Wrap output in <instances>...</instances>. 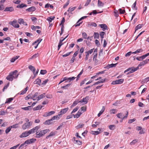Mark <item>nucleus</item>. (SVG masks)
<instances>
[{
  "label": "nucleus",
  "mask_w": 149,
  "mask_h": 149,
  "mask_svg": "<svg viewBox=\"0 0 149 149\" xmlns=\"http://www.w3.org/2000/svg\"><path fill=\"white\" fill-rule=\"evenodd\" d=\"M40 127V126H37L29 131L24 132L20 135L19 137L21 138L26 137L29 135L36 132L38 130Z\"/></svg>",
  "instance_id": "f257e3e1"
},
{
  "label": "nucleus",
  "mask_w": 149,
  "mask_h": 149,
  "mask_svg": "<svg viewBox=\"0 0 149 149\" xmlns=\"http://www.w3.org/2000/svg\"><path fill=\"white\" fill-rule=\"evenodd\" d=\"M36 139L32 138L30 139H28L26 140L24 143L22 144L19 147V149H22L24 146H26L27 145L34 143Z\"/></svg>",
  "instance_id": "f03ea898"
},
{
  "label": "nucleus",
  "mask_w": 149,
  "mask_h": 149,
  "mask_svg": "<svg viewBox=\"0 0 149 149\" xmlns=\"http://www.w3.org/2000/svg\"><path fill=\"white\" fill-rule=\"evenodd\" d=\"M49 132V129H45L43 130H40L36 132V138H40L44 136L46 134Z\"/></svg>",
  "instance_id": "7ed1b4c3"
},
{
  "label": "nucleus",
  "mask_w": 149,
  "mask_h": 149,
  "mask_svg": "<svg viewBox=\"0 0 149 149\" xmlns=\"http://www.w3.org/2000/svg\"><path fill=\"white\" fill-rule=\"evenodd\" d=\"M124 81V79H120L116 81H113L112 82L111 84L113 85L121 84Z\"/></svg>",
  "instance_id": "20e7f679"
},
{
  "label": "nucleus",
  "mask_w": 149,
  "mask_h": 149,
  "mask_svg": "<svg viewBox=\"0 0 149 149\" xmlns=\"http://www.w3.org/2000/svg\"><path fill=\"white\" fill-rule=\"evenodd\" d=\"M9 24L12 25L15 28H19V25L17 23L16 20H13L12 22H9Z\"/></svg>",
  "instance_id": "39448f33"
},
{
  "label": "nucleus",
  "mask_w": 149,
  "mask_h": 149,
  "mask_svg": "<svg viewBox=\"0 0 149 149\" xmlns=\"http://www.w3.org/2000/svg\"><path fill=\"white\" fill-rule=\"evenodd\" d=\"M17 71L16 70L10 73L13 79H16L18 77V74H17Z\"/></svg>",
  "instance_id": "423d86ee"
},
{
  "label": "nucleus",
  "mask_w": 149,
  "mask_h": 149,
  "mask_svg": "<svg viewBox=\"0 0 149 149\" xmlns=\"http://www.w3.org/2000/svg\"><path fill=\"white\" fill-rule=\"evenodd\" d=\"M68 110V107L62 109L61 111L60 112V113L59 114V115H60L61 117L62 115L64 113H66L67 111Z\"/></svg>",
  "instance_id": "0eeeda50"
},
{
  "label": "nucleus",
  "mask_w": 149,
  "mask_h": 149,
  "mask_svg": "<svg viewBox=\"0 0 149 149\" xmlns=\"http://www.w3.org/2000/svg\"><path fill=\"white\" fill-rule=\"evenodd\" d=\"M14 10V8L12 7H7L6 8L4 11L5 12L10 11L13 12Z\"/></svg>",
  "instance_id": "6e6552de"
},
{
  "label": "nucleus",
  "mask_w": 149,
  "mask_h": 149,
  "mask_svg": "<svg viewBox=\"0 0 149 149\" xmlns=\"http://www.w3.org/2000/svg\"><path fill=\"white\" fill-rule=\"evenodd\" d=\"M149 61V59H146V60L143 61L142 62H141L140 63L138 67H139L141 66H143L145 64H147L148 62Z\"/></svg>",
  "instance_id": "1a4fd4ad"
},
{
  "label": "nucleus",
  "mask_w": 149,
  "mask_h": 149,
  "mask_svg": "<svg viewBox=\"0 0 149 149\" xmlns=\"http://www.w3.org/2000/svg\"><path fill=\"white\" fill-rule=\"evenodd\" d=\"M55 113V112L54 111H51L49 112H46L45 113L44 115H43V116L45 117L49 116L52 115L54 114Z\"/></svg>",
  "instance_id": "9d476101"
},
{
  "label": "nucleus",
  "mask_w": 149,
  "mask_h": 149,
  "mask_svg": "<svg viewBox=\"0 0 149 149\" xmlns=\"http://www.w3.org/2000/svg\"><path fill=\"white\" fill-rule=\"evenodd\" d=\"M29 123H26L23 125L22 127V128L23 130H25L26 129L29 128L30 127Z\"/></svg>",
  "instance_id": "9b49d317"
},
{
  "label": "nucleus",
  "mask_w": 149,
  "mask_h": 149,
  "mask_svg": "<svg viewBox=\"0 0 149 149\" xmlns=\"http://www.w3.org/2000/svg\"><path fill=\"white\" fill-rule=\"evenodd\" d=\"M45 95V93H43L41 94L40 95L38 96L37 97L36 100H37V101H39L40 100V99L43 98L46 96Z\"/></svg>",
  "instance_id": "f8f14e48"
},
{
  "label": "nucleus",
  "mask_w": 149,
  "mask_h": 149,
  "mask_svg": "<svg viewBox=\"0 0 149 149\" xmlns=\"http://www.w3.org/2000/svg\"><path fill=\"white\" fill-rule=\"evenodd\" d=\"M88 97L86 96L85 98H84L82 100H81V101H79V102H84V103L85 104L87 103L88 101L87 100H88Z\"/></svg>",
  "instance_id": "ddd939ff"
},
{
  "label": "nucleus",
  "mask_w": 149,
  "mask_h": 149,
  "mask_svg": "<svg viewBox=\"0 0 149 149\" xmlns=\"http://www.w3.org/2000/svg\"><path fill=\"white\" fill-rule=\"evenodd\" d=\"M75 137H74L72 139V141H74V143L75 144H77L79 145H81L82 143V142L81 141L79 140H76L75 139Z\"/></svg>",
  "instance_id": "4468645a"
},
{
  "label": "nucleus",
  "mask_w": 149,
  "mask_h": 149,
  "mask_svg": "<svg viewBox=\"0 0 149 149\" xmlns=\"http://www.w3.org/2000/svg\"><path fill=\"white\" fill-rule=\"evenodd\" d=\"M36 8L35 7L32 6L26 10L29 12H33L35 10Z\"/></svg>",
  "instance_id": "2eb2a0df"
},
{
  "label": "nucleus",
  "mask_w": 149,
  "mask_h": 149,
  "mask_svg": "<svg viewBox=\"0 0 149 149\" xmlns=\"http://www.w3.org/2000/svg\"><path fill=\"white\" fill-rule=\"evenodd\" d=\"M38 92L32 95V99L33 100H36L37 97L38 96Z\"/></svg>",
  "instance_id": "dca6fc26"
},
{
  "label": "nucleus",
  "mask_w": 149,
  "mask_h": 149,
  "mask_svg": "<svg viewBox=\"0 0 149 149\" xmlns=\"http://www.w3.org/2000/svg\"><path fill=\"white\" fill-rule=\"evenodd\" d=\"M28 87H26L24 90H22V91L19 93V94L20 95H23L25 93L28 89Z\"/></svg>",
  "instance_id": "f3484780"
},
{
  "label": "nucleus",
  "mask_w": 149,
  "mask_h": 149,
  "mask_svg": "<svg viewBox=\"0 0 149 149\" xmlns=\"http://www.w3.org/2000/svg\"><path fill=\"white\" fill-rule=\"evenodd\" d=\"M18 23L21 24H22L25 25H27V24L24 21L23 19H20L18 20Z\"/></svg>",
  "instance_id": "a211bd4d"
},
{
  "label": "nucleus",
  "mask_w": 149,
  "mask_h": 149,
  "mask_svg": "<svg viewBox=\"0 0 149 149\" xmlns=\"http://www.w3.org/2000/svg\"><path fill=\"white\" fill-rule=\"evenodd\" d=\"M131 68V70L129 72V73H131L134 72L137 70L139 69V67H137L136 68H135L134 67H132Z\"/></svg>",
  "instance_id": "6ab92c4d"
},
{
  "label": "nucleus",
  "mask_w": 149,
  "mask_h": 149,
  "mask_svg": "<svg viewBox=\"0 0 149 149\" xmlns=\"http://www.w3.org/2000/svg\"><path fill=\"white\" fill-rule=\"evenodd\" d=\"M41 79H36L35 81H34L33 83L34 84H37L39 85H40L41 84Z\"/></svg>",
  "instance_id": "aec40b11"
},
{
  "label": "nucleus",
  "mask_w": 149,
  "mask_h": 149,
  "mask_svg": "<svg viewBox=\"0 0 149 149\" xmlns=\"http://www.w3.org/2000/svg\"><path fill=\"white\" fill-rule=\"evenodd\" d=\"M60 115H59L58 114L57 115L54 116L51 119L52 120H54L55 119L58 120L61 117Z\"/></svg>",
  "instance_id": "412c9836"
},
{
  "label": "nucleus",
  "mask_w": 149,
  "mask_h": 149,
  "mask_svg": "<svg viewBox=\"0 0 149 149\" xmlns=\"http://www.w3.org/2000/svg\"><path fill=\"white\" fill-rule=\"evenodd\" d=\"M116 65H117V63H116V64L112 63L111 64H108L106 66V68H107V69H109L110 68H112V67H114L116 66Z\"/></svg>",
  "instance_id": "4be33fe9"
},
{
  "label": "nucleus",
  "mask_w": 149,
  "mask_h": 149,
  "mask_svg": "<svg viewBox=\"0 0 149 149\" xmlns=\"http://www.w3.org/2000/svg\"><path fill=\"white\" fill-rule=\"evenodd\" d=\"M99 26L102 29L103 31H104L107 29V26L105 24H99Z\"/></svg>",
  "instance_id": "5701e85b"
},
{
  "label": "nucleus",
  "mask_w": 149,
  "mask_h": 149,
  "mask_svg": "<svg viewBox=\"0 0 149 149\" xmlns=\"http://www.w3.org/2000/svg\"><path fill=\"white\" fill-rule=\"evenodd\" d=\"M82 112L80 110H79L77 113L75 115H74V118H78L80 116L82 113Z\"/></svg>",
  "instance_id": "b1692460"
},
{
  "label": "nucleus",
  "mask_w": 149,
  "mask_h": 149,
  "mask_svg": "<svg viewBox=\"0 0 149 149\" xmlns=\"http://www.w3.org/2000/svg\"><path fill=\"white\" fill-rule=\"evenodd\" d=\"M29 68L33 72V74H35V72L36 69L34 67L30 65L29 66Z\"/></svg>",
  "instance_id": "393cba45"
},
{
  "label": "nucleus",
  "mask_w": 149,
  "mask_h": 149,
  "mask_svg": "<svg viewBox=\"0 0 149 149\" xmlns=\"http://www.w3.org/2000/svg\"><path fill=\"white\" fill-rule=\"evenodd\" d=\"M105 107L103 106L101 110L100 111L99 113L98 114L97 116L98 117H100V115L105 110Z\"/></svg>",
  "instance_id": "a878e982"
},
{
  "label": "nucleus",
  "mask_w": 149,
  "mask_h": 149,
  "mask_svg": "<svg viewBox=\"0 0 149 149\" xmlns=\"http://www.w3.org/2000/svg\"><path fill=\"white\" fill-rule=\"evenodd\" d=\"M6 79L9 81H13V79L11 74L10 73L9 75L6 77Z\"/></svg>",
  "instance_id": "bb28decb"
},
{
  "label": "nucleus",
  "mask_w": 149,
  "mask_h": 149,
  "mask_svg": "<svg viewBox=\"0 0 149 149\" xmlns=\"http://www.w3.org/2000/svg\"><path fill=\"white\" fill-rule=\"evenodd\" d=\"M13 97H11L7 99L5 104L10 103L13 100Z\"/></svg>",
  "instance_id": "cd10ccee"
},
{
  "label": "nucleus",
  "mask_w": 149,
  "mask_h": 149,
  "mask_svg": "<svg viewBox=\"0 0 149 149\" xmlns=\"http://www.w3.org/2000/svg\"><path fill=\"white\" fill-rule=\"evenodd\" d=\"M97 56H93V61L95 62V64L97 65L99 63V61L97 59Z\"/></svg>",
  "instance_id": "c85d7f7f"
},
{
  "label": "nucleus",
  "mask_w": 149,
  "mask_h": 149,
  "mask_svg": "<svg viewBox=\"0 0 149 149\" xmlns=\"http://www.w3.org/2000/svg\"><path fill=\"white\" fill-rule=\"evenodd\" d=\"M27 6L26 4L23 3H22L21 4H19L17 6V8H22L24 7H26Z\"/></svg>",
  "instance_id": "c756f323"
},
{
  "label": "nucleus",
  "mask_w": 149,
  "mask_h": 149,
  "mask_svg": "<svg viewBox=\"0 0 149 149\" xmlns=\"http://www.w3.org/2000/svg\"><path fill=\"white\" fill-rule=\"evenodd\" d=\"M55 134L56 133L55 132H50L49 134L46 137V139H47L50 137L54 136Z\"/></svg>",
  "instance_id": "7c9ffc66"
},
{
  "label": "nucleus",
  "mask_w": 149,
  "mask_h": 149,
  "mask_svg": "<svg viewBox=\"0 0 149 149\" xmlns=\"http://www.w3.org/2000/svg\"><path fill=\"white\" fill-rule=\"evenodd\" d=\"M52 121L51 119L47 120L44 123V124L45 125H49L52 123L51 122Z\"/></svg>",
  "instance_id": "2f4dec72"
},
{
  "label": "nucleus",
  "mask_w": 149,
  "mask_h": 149,
  "mask_svg": "<svg viewBox=\"0 0 149 149\" xmlns=\"http://www.w3.org/2000/svg\"><path fill=\"white\" fill-rule=\"evenodd\" d=\"M149 81V77H147L144 79H143L141 81V83L144 84L145 83Z\"/></svg>",
  "instance_id": "473e14b6"
},
{
  "label": "nucleus",
  "mask_w": 149,
  "mask_h": 149,
  "mask_svg": "<svg viewBox=\"0 0 149 149\" xmlns=\"http://www.w3.org/2000/svg\"><path fill=\"white\" fill-rule=\"evenodd\" d=\"M19 57V56H16L15 57H13L10 60V61L11 62H14L16 60L18 59Z\"/></svg>",
  "instance_id": "72a5a7b5"
},
{
  "label": "nucleus",
  "mask_w": 149,
  "mask_h": 149,
  "mask_svg": "<svg viewBox=\"0 0 149 149\" xmlns=\"http://www.w3.org/2000/svg\"><path fill=\"white\" fill-rule=\"evenodd\" d=\"M43 107V106L39 105L36 107H34L33 109V110L35 111L40 110Z\"/></svg>",
  "instance_id": "f704fd0d"
},
{
  "label": "nucleus",
  "mask_w": 149,
  "mask_h": 149,
  "mask_svg": "<svg viewBox=\"0 0 149 149\" xmlns=\"http://www.w3.org/2000/svg\"><path fill=\"white\" fill-rule=\"evenodd\" d=\"M143 24H139L138 25H137L136 27L135 31L134 32V33H135V32H136V30H138L139 29H141L142 27V26H143Z\"/></svg>",
  "instance_id": "c9c22d12"
},
{
  "label": "nucleus",
  "mask_w": 149,
  "mask_h": 149,
  "mask_svg": "<svg viewBox=\"0 0 149 149\" xmlns=\"http://www.w3.org/2000/svg\"><path fill=\"white\" fill-rule=\"evenodd\" d=\"M109 112L110 113L115 114L117 112V110L116 109H111Z\"/></svg>",
  "instance_id": "e433bc0d"
},
{
  "label": "nucleus",
  "mask_w": 149,
  "mask_h": 149,
  "mask_svg": "<svg viewBox=\"0 0 149 149\" xmlns=\"http://www.w3.org/2000/svg\"><path fill=\"white\" fill-rule=\"evenodd\" d=\"M82 35L83 37L85 39H87L88 40L90 38L89 37H87V35L85 32L83 33H82Z\"/></svg>",
  "instance_id": "4c0bfd02"
},
{
  "label": "nucleus",
  "mask_w": 149,
  "mask_h": 149,
  "mask_svg": "<svg viewBox=\"0 0 149 149\" xmlns=\"http://www.w3.org/2000/svg\"><path fill=\"white\" fill-rule=\"evenodd\" d=\"M104 5V3L102 1H100V0L98 1V6L99 7H103Z\"/></svg>",
  "instance_id": "58836bf2"
},
{
  "label": "nucleus",
  "mask_w": 149,
  "mask_h": 149,
  "mask_svg": "<svg viewBox=\"0 0 149 149\" xmlns=\"http://www.w3.org/2000/svg\"><path fill=\"white\" fill-rule=\"evenodd\" d=\"M55 17H48L47 19V20L48 21V22H49V23H50L52 22V21L54 20V19L55 18Z\"/></svg>",
  "instance_id": "ea45409f"
},
{
  "label": "nucleus",
  "mask_w": 149,
  "mask_h": 149,
  "mask_svg": "<svg viewBox=\"0 0 149 149\" xmlns=\"http://www.w3.org/2000/svg\"><path fill=\"white\" fill-rule=\"evenodd\" d=\"M42 39L41 38H39L38 40H36V41L33 42V43L32 44L33 45H34L37 43H38L37 44H39L40 43V42L42 41Z\"/></svg>",
  "instance_id": "a19ab883"
},
{
  "label": "nucleus",
  "mask_w": 149,
  "mask_h": 149,
  "mask_svg": "<svg viewBox=\"0 0 149 149\" xmlns=\"http://www.w3.org/2000/svg\"><path fill=\"white\" fill-rule=\"evenodd\" d=\"M143 50L141 49H137L136 51L133 52L132 53L134 54H136L137 53H139L141 52H142Z\"/></svg>",
  "instance_id": "79ce46f5"
},
{
  "label": "nucleus",
  "mask_w": 149,
  "mask_h": 149,
  "mask_svg": "<svg viewBox=\"0 0 149 149\" xmlns=\"http://www.w3.org/2000/svg\"><path fill=\"white\" fill-rule=\"evenodd\" d=\"M31 107V106H29L26 107H22L21 109L25 111H28L29 110Z\"/></svg>",
  "instance_id": "37998d69"
},
{
  "label": "nucleus",
  "mask_w": 149,
  "mask_h": 149,
  "mask_svg": "<svg viewBox=\"0 0 149 149\" xmlns=\"http://www.w3.org/2000/svg\"><path fill=\"white\" fill-rule=\"evenodd\" d=\"M70 85V84H69L65 86H61V88L66 89H68V87Z\"/></svg>",
  "instance_id": "c03bdc74"
},
{
  "label": "nucleus",
  "mask_w": 149,
  "mask_h": 149,
  "mask_svg": "<svg viewBox=\"0 0 149 149\" xmlns=\"http://www.w3.org/2000/svg\"><path fill=\"white\" fill-rule=\"evenodd\" d=\"M94 38L95 39H98L99 38V34L98 33L95 32L94 34Z\"/></svg>",
  "instance_id": "a18cd8bd"
},
{
  "label": "nucleus",
  "mask_w": 149,
  "mask_h": 149,
  "mask_svg": "<svg viewBox=\"0 0 149 149\" xmlns=\"http://www.w3.org/2000/svg\"><path fill=\"white\" fill-rule=\"evenodd\" d=\"M80 102L78 100H76L73 103V104L72 105L71 107H73L75 106H76L77 103H78Z\"/></svg>",
  "instance_id": "49530a36"
},
{
  "label": "nucleus",
  "mask_w": 149,
  "mask_h": 149,
  "mask_svg": "<svg viewBox=\"0 0 149 149\" xmlns=\"http://www.w3.org/2000/svg\"><path fill=\"white\" fill-rule=\"evenodd\" d=\"M10 127L11 128H16L19 127V124L17 123L13 125L12 126H11Z\"/></svg>",
  "instance_id": "de8ad7c7"
},
{
  "label": "nucleus",
  "mask_w": 149,
  "mask_h": 149,
  "mask_svg": "<svg viewBox=\"0 0 149 149\" xmlns=\"http://www.w3.org/2000/svg\"><path fill=\"white\" fill-rule=\"evenodd\" d=\"M29 99H32L31 94H29L27 96L25 97V100H28Z\"/></svg>",
  "instance_id": "09e8293b"
},
{
  "label": "nucleus",
  "mask_w": 149,
  "mask_h": 149,
  "mask_svg": "<svg viewBox=\"0 0 149 149\" xmlns=\"http://www.w3.org/2000/svg\"><path fill=\"white\" fill-rule=\"evenodd\" d=\"M138 141L137 139H135L133 140L130 143V144L131 145H134L135 144V143H137Z\"/></svg>",
  "instance_id": "8fccbe9b"
},
{
  "label": "nucleus",
  "mask_w": 149,
  "mask_h": 149,
  "mask_svg": "<svg viewBox=\"0 0 149 149\" xmlns=\"http://www.w3.org/2000/svg\"><path fill=\"white\" fill-rule=\"evenodd\" d=\"M11 129L10 126L7 128L5 131L6 133L8 134L10 131Z\"/></svg>",
  "instance_id": "3c124183"
},
{
  "label": "nucleus",
  "mask_w": 149,
  "mask_h": 149,
  "mask_svg": "<svg viewBox=\"0 0 149 149\" xmlns=\"http://www.w3.org/2000/svg\"><path fill=\"white\" fill-rule=\"evenodd\" d=\"M105 34V33L104 32H100V35L101 37L102 40H103L104 38V36Z\"/></svg>",
  "instance_id": "603ef678"
},
{
  "label": "nucleus",
  "mask_w": 149,
  "mask_h": 149,
  "mask_svg": "<svg viewBox=\"0 0 149 149\" xmlns=\"http://www.w3.org/2000/svg\"><path fill=\"white\" fill-rule=\"evenodd\" d=\"M149 55V53H148L144 55H143L141 56V58H142V60L144 59L146 57Z\"/></svg>",
  "instance_id": "864d4df0"
},
{
  "label": "nucleus",
  "mask_w": 149,
  "mask_h": 149,
  "mask_svg": "<svg viewBox=\"0 0 149 149\" xmlns=\"http://www.w3.org/2000/svg\"><path fill=\"white\" fill-rule=\"evenodd\" d=\"M84 126V124H79L76 127V128L77 129L81 128Z\"/></svg>",
  "instance_id": "5fc2aeb1"
},
{
  "label": "nucleus",
  "mask_w": 149,
  "mask_h": 149,
  "mask_svg": "<svg viewBox=\"0 0 149 149\" xmlns=\"http://www.w3.org/2000/svg\"><path fill=\"white\" fill-rule=\"evenodd\" d=\"M76 8V7H74L72 8H69V9H68V11H70V12H72L73 10H74Z\"/></svg>",
  "instance_id": "6e6d98bb"
},
{
  "label": "nucleus",
  "mask_w": 149,
  "mask_h": 149,
  "mask_svg": "<svg viewBox=\"0 0 149 149\" xmlns=\"http://www.w3.org/2000/svg\"><path fill=\"white\" fill-rule=\"evenodd\" d=\"M100 133V132L98 131H92V133L93 134L97 135L98 134Z\"/></svg>",
  "instance_id": "4d7b16f0"
},
{
  "label": "nucleus",
  "mask_w": 149,
  "mask_h": 149,
  "mask_svg": "<svg viewBox=\"0 0 149 149\" xmlns=\"http://www.w3.org/2000/svg\"><path fill=\"white\" fill-rule=\"evenodd\" d=\"M89 25L92 26L96 27L97 26V24L95 22H92L90 24H89Z\"/></svg>",
  "instance_id": "13d9d810"
},
{
  "label": "nucleus",
  "mask_w": 149,
  "mask_h": 149,
  "mask_svg": "<svg viewBox=\"0 0 149 149\" xmlns=\"http://www.w3.org/2000/svg\"><path fill=\"white\" fill-rule=\"evenodd\" d=\"M136 1L132 5V8L133 9L137 10V8H136Z\"/></svg>",
  "instance_id": "bf43d9fd"
},
{
  "label": "nucleus",
  "mask_w": 149,
  "mask_h": 149,
  "mask_svg": "<svg viewBox=\"0 0 149 149\" xmlns=\"http://www.w3.org/2000/svg\"><path fill=\"white\" fill-rule=\"evenodd\" d=\"M47 72V71L46 70H41L40 73L42 74H45Z\"/></svg>",
  "instance_id": "052dcab7"
},
{
  "label": "nucleus",
  "mask_w": 149,
  "mask_h": 149,
  "mask_svg": "<svg viewBox=\"0 0 149 149\" xmlns=\"http://www.w3.org/2000/svg\"><path fill=\"white\" fill-rule=\"evenodd\" d=\"M76 78L75 77H68L69 82H70L71 81L74 80Z\"/></svg>",
  "instance_id": "680f3d73"
},
{
  "label": "nucleus",
  "mask_w": 149,
  "mask_h": 149,
  "mask_svg": "<svg viewBox=\"0 0 149 149\" xmlns=\"http://www.w3.org/2000/svg\"><path fill=\"white\" fill-rule=\"evenodd\" d=\"M7 111H0V115H4L6 113H7Z\"/></svg>",
  "instance_id": "e2e57ef3"
},
{
  "label": "nucleus",
  "mask_w": 149,
  "mask_h": 149,
  "mask_svg": "<svg viewBox=\"0 0 149 149\" xmlns=\"http://www.w3.org/2000/svg\"><path fill=\"white\" fill-rule=\"evenodd\" d=\"M9 84V83H8V84L6 85L3 88V91H4L8 87Z\"/></svg>",
  "instance_id": "0e129e2a"
},
{
  "label": "nucleus",
  "mask_w": 149,
  "mask_h": 149,
  "mask_svg": "<svg viewBox=\"0 0 149 149\" xmlns=\"http://www.w3.org/2000/svg\"><path fill=\"white\" fill-rule=\"evenodd\" d=\"M136 120V119L135 118H133V119H131L129 120L128 121V123H132L133 122L135 121Z\"/></svg>",
  "instance_id": "69168bd1"
},
{
  "label": "nucleus",
  "mask_w": 149,
  "mask_h": 149,
  "mask_svg": "<svg viewBox=\"0 0 149 149\" xmlns=\"http://www.w3.org/2000/svg\"><path fill=\"white\" fill-rule=\"evenodd\" d=\"M119 10L120 14H124L125 12V10H122L121 8H120L119 9Z\"/></svg>",
  "instance_id": "338daca9"
},
{
  "label": "nucleus",
  "mask_w": 149,
  "mask_h": 149,
  "mask_svg": "<svg viewBox=\"0 0 149 149\" xmlns=\"http://www.w3.org/2000/svg\"><path fill=\"white\" fill-rule=\"evenodd\" d=\"M114 14H115V16L117 17L118 16V11L116 10H114Z\"/></svg>",
  "instance_id": "774afa93"
}]
</instances>
